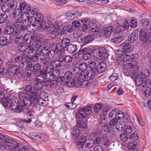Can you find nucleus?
I'll return each mask as SVG.
<instances>
[{"mask_svg":"<svg viewBox=\"0 0 151 151\" xmlns=\"http://www.w3.org/2000/svg\"><path fill=\"white\" fill-rule=\"evenodd\" d=\"M63 23L60 21H57L55 24H51L47 29V31L50 34L51 37L53 38L56 37L58 35L59 32L58 30L59 28L62 25Z\"/></svg>","mask_w":151,"mask_h":151,"instance_id":"4","label":"nucleus"},{"mask_svg":"<svg viewBox=\"0 0 151 151\" xmlns=\"http://www.w3.org/2000/svg\"><path fill=\"white\" fill-rule=\"evenodd\" d=\"M92 56L95 60L103 59L106 56L107 51L103 47H99L98 49H93L92 51Z\"/></svg>","mask_w":151,"mask_h":151,"instance_id":"5","label":"nucleus"},{"mask_svg":"<svg viewBox=\"0 0 151 151\" xmlns=\"http://www.w3.org/2000/svg\"><path fill=\"white\" fill-rule=\"evenodd\" d=\"M7 4L8 7L12 9H15L17 6V2L15 0H9Z\"/></svg>","mask_w":151,"mask_h":151,"instance_id":"33","label":"nucleus"},{"mask_svg":"<svg viewBox=\"0 0 151 151\" xmlns=\"http://www.w3.org/2000/svg\"><path fill=\"white\" fill-rule=\"evenodd\" d=\"M71 133L74 138L78 137L80 134V130L78 128L73 129Z\"/></svg>","mask_w":151,"mask_h":151,"instance_id":"38","label":"nucleus"},{"mask_svg":"<svg viewBox=\"0 0 151 151\" xmlns=\"http://www.w3.org/2000/svg\"><path fill=\"white\" fill-rule=\"evenodd\" d=\"M147 29L145 28H142L140 30L139 39L144 42H146L149 40L148 35L147 34Z\"/></svg>","mask_w":151,"mask_h":151,"instance_id":"14","label":"nucleus"},{"mask_svg":"<svg viewBox=\"0 0 151 151\" xmlns=\"http://www.w3.org/2000/svg\"><path fill=\"white\" fill-rule=\"evenodd\" d=\"M76 117L79 119H83L84 120L87 119L88 114L87 113H84L81 110H80L76 113Z\"/></svg>","mask_w":151,"mask_h":151,"instance_id":"27","label":"nucleus"},{"mask_svg":"<svg viewBox=\"0 0 151 151\" xmlns=\"http://www.w3.org/2000/svg\"><path fill=\"white\" fill-rule=\"evenodd\" d=\"M14 41L17 44H21L23 43V36H18L16 37Z\"/></svg>","mask_w":151,"mask_h":151,"instance_id":"61","label":"nucleus"},{"mask_svg":"<svg viewBox=\"0 0 151 151\" xmlns=\"http://www.w3.org/2000/svg\"><path fill=\"white\" fill-rule=\"evenodd\" d=\"M138 35L136 34L135 33L133 32L128 36V41L131 43L132 42L136 41L138 39Z\"/></svg>","mask_w":151,"mask_h":151,"instance_id":"35","label":"nucleus"},{"mask_svg":"<svg viewBox=\"0 0 151 151\" xmlns=\"http://www.w3.org/2000/svg\"><path fill=\"white\" fill-rule=\"evenodd\" d=\"M29 23H31L29 22L28 24H28L27 26V29L28 32L32 33L37 30L38 26L34 24H30L29 25L28 24Z\"/></svg>","mask_w":151,"mask_h":151,"instance_id":"28","label":"nucleus"},{"mask_svg":"<svg viewBox=\"0 0 151 151\" xmlns=\"http://www.w3.org/2000/svg\"><path fill=\"white\" fill-rule=\"evenodd\" d=\"M74 30V28L71 25L65 26L61 30V35L67 32H71Z\"/></svg>","mask_w":151,"mask_h":151,"instance_id":"22","label":"nucleus"},{"mask_svg":"<svg viewBox=\"0 0 151 151\" xmlns=\"http://www.w3.org/2000/svg\"><path fill=\"white\" fill-rule=\"evenodd\" d=\"M131 44L130 42L129 41H126L122 43L121 45V47H122V51L124 52L130 46Z\"/></svg>","mask_w":151,"mask_h":151,"instance_id":"46","label":"nucleus"},{"mask_svg":"<svg viewBox=\"0 0 151 151\" xmlns=\"http://www.w3.org/2000/svg\"><path fill=\"white\" fill-rule=\"evenodd\" d=\"M122 40V37L120 36L119 37H115L112 38L111 39V41L114 43L118 44L121 42Z\"/></svg>","mask_w":151,"mask_h":151,"instance_id":"60","label":"nucleus"},{"mask_svg":"<svg viewBox=\"0 0 151 151\" xmlns=\"http://www.w3.org/2000/svg\"><path fill=\"white\" fill-rule=\"evenodd\" d=\"M0 139L3 140L2 142L4 143L3 148L5 150H14V151H28V147L27 146H20L17 145L15 141L10 139H6L3 135H0Z\"/></svg>","mask_w":151,"mask_h":151,"instance_id":"1","label":"nucleus"},{"mask_svg":"<svg viewBox=\"0 0 151 151\" xmlns=\"http://www.w3.org/2000/svg\"><path fill=\"white\" fill-rule=\"evenodd\" d=\"M89 26L91 31L94 34L97 33L99 31V28L96 27V24L93 22H91L89 23Z\"/></svg>","mask_w":151,"mask_h":151,"instance_id":"25","label":"nucleus"},{"mask_svg":"<svg viewBox=\"0 0 151 151\" xmlns=\"http://www.w3.org/2000/svg\"><path fill=\"white\" fill-rule=\"evenodd\" d=\"M32 8L29 6H26L25 8L22 10L23 14V22H24L25 24H28L30 22V23L32 22V17H29V13L30 12Z\"/></svg>","mask_w":151,"mask_h":151,"instance_id":"9","label":"nucleus"},{"mask_svg":"<svg viewBox=\"0 0 151 151\" xmlns=\"http://www.w3.org/2000/svg\"><path fill=\"white\" fill-rule=\"evenodd\" d=\"M97 74V72L89 70L86 73V80H93Z\"/></svg>","mask_w":151,"mask_h":151,"instance_id":"15","label":"nucleus"},{"mask_svg":"<svg viewBox=\"0 0 151 151\" xmlns=\"http://www.w3.org/2000/svg\"><path fill=\"white\" fill-rule=\"evenodd\" d=\"M30 60V59L27 55H23L22 56L21 55L15 58V60L16 63H19L22 60Z\"/></svg>","mask_w":151,"mask_h":151,"instance_id":"31","label":"nucleus"},{"mask_svg":"<svg viewBox=\"0 0 151 151\" xmlns=\"http://www.w3.org/2000/svg\"><path fill=\"white\" fill-rule=\"evenodd\" d=\"M101 143L105 146L110 145L109 137L106 134H103L101 136Z\"/></svg>","mask_w":151,"mask_h":151,"instance_id":"17","label":"nucleus"},{"mask_svg":"<svg viewBox=\"0 0 151 151\" xmlns=\"http://www.w3.org/2000/svg\"><path fill=\"white\" fill-rule=\"evenodd\" d=\"M70 43V40L67 38H63L61 41V45L63 48L67 47Z\"/></svg>","mask_w":151,"mask_h":151,"instance_id":"24","label":"nucleus"},{"mask_svg":"<svg viewBox=\"0 0 151 151\" xmlns=\"http://www.w3.org/2000/svg\"><path fill=\"white\" fill-rule=\"evenodd\" d=\"M15 20L13 24L15 27L19 29L22 25V22H21V19H16Z\"/></svg>","mask_w":151,"mask_h":151,"instance_id":"49","label":"nucleus"},{"mask_svg":"<svg viewBox=\"0 0 151 151\" xmlns=\"http://www.w3.org/2000/svg\"><path fill=\"white\" fill-rule=\"evenodd\" d=\"M131 56L127 54H124L120 56V57L118 59L117 62L119 64L120 63H122L123 62L125 63V62H128L129 60L131 59Z\"/></svg>","mask_w":151,"mask_h":151,"instance_id":"18","label":"nucleus"},{"mask_svg":"<svg viewBox=\"0 0 151 151\" xmlns=\"http://www.w3.org/2000/svg\"><path fill=\"white\" fill-rule=\"evenodd\" d=\"M102 105L99 103H97L95 105L93 110L95 113H98L102 110Z\"/></svg>","mask_w":151,"mask_h":151,"instance_id":"47","label":"nucleus"},{"mask_svg":"<svg viewBox=\"0 0 151 151\" xmlns=\"http://www.w3.org/2000/svg\"><path fill=\"white\" fill-rule=\"evenodd\" d=\"M13 17L15 19H21L23 21V14L22 12L19 9H15L13 12Z\"/></svg>","mask_w":151,"mask_h":151,"instance_id":"16","label":"nucleus"},{"mask_svg":"<svg viewBox=\"0 0 151 151\" xmlns=\"http://www.w3.org/2000/svg\"><path fill=\"white\" fill-rule=\"evenodd\" d=\"M88 67V65L86 63H81L79 66L80 70L82 71H85Z\"/></svg>","mask_w":151,"mask_h":151,"instance_id":"59","label":"nucleus"},{"mask_svg":"<svg viewBox=\"0 0 151 151\" xmlns=\"http://www.w3.org/2000/svg\"><path fill=\"white\" fill-rule=\"evenodd\" d=\"M14 30V28L12 26L8 25L5 28V32L6 34L10 35L13 33Z\"/></svg>","mask_w":151,"mask_h":151,"instance_id":"41","label":"nucleus"},{"mask_svg":"<svg viewBox=\"0 0 151 151\" xmlns=\"http://www.w3.org/2000/svg\"><path fill=\"white\" fill-rule=\"evenodd\" d=\"M0 74L2 75H6L7 77L9 76V71L8 70L2 68H0Z\"/></svg>","mask_w":151,"mask_h":151,"instance_id":"58","label":"nucleus"},{"mask_svg":"<svg viewBox=\"0 0 151 151\" xmlns=\"http://www.w3.org/2000/svg\"><path fill=\"white\" fill-rule=\"evenodd\" d=\"M34 96L31 95L29 97L28 96H25V94L23 93L24 100L26 102L25 107L28 108L30 105L32 106H34L35 105L38 104V100L37 98H34V96L37 94V92L35 91L33 93Z\"/></svg>","mask_w":151,"mask_h":151,"instance_id":"6","label":"nucleus"},{"mask_svg":"<svg viewBox=\"0 0 151 151\" xmlns=\"http://www.w3.org/2000/svg\"><path fill=\"white\" fill-rule=\"evenodd\" d=\"M50 47L52 49L51 50H54V51L58 52L59 51L57 45L54 42L51 43L50 44Z\"/></svg>","mask_w":151,"mask_h":151,"instance_id":"57","label":"nucleus"},{"mask_svg":"<svg viewBox=\"0 0 151 151\" xmlns=\"http://www.w3.org/2000/svg\"><path fill=\"white\" fill-rule=\"evenodd\" d=\"M92 52L91 48L88 47H85L82 49H80L79 52V54L80 55H82L86 53H91Z\"/></svg>","mask_w":151,"mask_h":151,"instance_id":"36","label":"nucleus"},{"mask_svg":"<svg viewBox=\"0 0 151 151\" xmlns=\"http://www.w3.org/2000/svg\"><path fill=\"white\" fill-rule=\"evenodd\" d=\"M48 81L50 82V86L52 87H56L58 82V81L57 79H55L53 78V79L52 80H47Z\"/></svg>","mask_w":151,"mask_h":151,"instance_id":"55","label":"nucleus"},{"mask_svg":"<svg viewBox=\"0 0 151 151\" xmlns=\"http://www.w3.org/2000/svg\"><path fill=\"white\" fill-rule=\"evenodd\" d=\"M23 95V93H21L19 94V98L20 100L19 101V105L16 106L14 109L15 112L16 113H20L24 109H27L28 108L25 107L26 102Z\"/></svg>","mask_w":151,"mask_h":151,"instance_id":"8","label":"nucleus"},{"mask_svg":"<svg viewBox=\"0 0 151 151\" xmlns=\"http://www.w3.org/2000/svg\"><path fill=\"white\" fill-rule=\"evenodd\" d=\"M46 137V136H45L44 135L43 137L42 135H36L35 137H32L33 138H34L35 139L39 141H45L46 140V139H45V138Z\"/></svg>","mask_w":151,"mask_h":151,"instance_id":"63","label":"nucleus"},{"mask_svg":"<svg viewBox=\"0 0 151 151\" xmlns=\"http://www.w3.org/2000/svg\"><path fill=\"white\" fill-rule=\"evenodd\" d=\"M149 85H145L141 87V89L147 97L148 96L151 92V89Z\"/></svg>","mask_w":151,"mask_h":151,"instance_id":"30","label":"nucleus"},{"mask_svg":"<svg viewBox=\"0 0 151 151\" xmlns=\"http://www.w3.org/2000/svg\"><path fill=\"white\" fill-rule=\"evenodd\" d=\"M25 49V52H26L29 54L30 53H33L35 51L36 49H34L33 47L30 45L27 46V47Z\"/></svg>","mask_w":151,"mask_h":151,"instance_id":"44","label":"nucleus"},{"mask_svg":"<svg viewBox=\"0 0 151 151\" xmlns=\"http://www.w3.org/2000/svg\"><path fill=\"white\" fill-rule=\"evenodd\" d=\"M149 75V72L148 70L144 68L141 70L138 75L143 78L146 79L148 77Z\"/></svg>","mask_w":151,"mask_h":151,"instance_id":"29","label":"nucleus"},{"mask_svg":"<svg viewBox=\"0 0 151 151\" xmlns=\"http://www.w3.org/2000/svg\"><path fill=\"white\" fill-rule=\"evenodd\" d=\"M150 20L149 19L145 18L141 19V25L144 27H146L148 26V24L149 23V21Z\"/></svg>","mask_w":151,"mask_h":151,"instance_id":"56","label":"nucleus"},{"mask_svg":"<svg viewBox=\"0 0 151 151\" xmlns=\"http://www.w3.org/2000/svg\"><path fill=\"white\" fill-rule=\"evenodd\" d=\"M64 76L66 78L67 80V83H68V82L70 81L71 80L74 79V78L71 79V77L73 76L71 72L69 71H66L65 74Z\"/></svg>","mask_w":151,"mask_h":151,"instance_id":"50","label":"nucleus"},{"mask_svg":"<svg viewBox=\"0 0 151 151\" xmlns=\"http://www.w3.org/2000/svg\"><path fill=\"white\" fill-rule=\"evenodd\" d=\"M11 98V96H6L4 100L3 105L9 109L13 110L14 108L13 107L14 106V103Z\"/></svg>","mask_w":151,"mask_h":151,"instance_id":"13","label":"nucleus"},{"mask_svg":"<svg viewBox=\"0 0 151 151\" xmlns=\"http://www.w3.org/2000/svg\"><path fill=\"white\" fill-rule=\"evenodd\" d=\"M129 25L130 26L133 28H134L137 26V23L136 20L134 17L131 19L129 23Z\"/></svg>","mask_w":151,"mask_h":151,"instance_id":"64","label":"nucleus"},{"mask_svg":"<svg viewBox=\"0 0 151 151\" xmlns=\"http://www.w3.org/2000/svg\"><path fill=\"white\" fill-rule=\"evenodd\" d=\"M123 127L124 129V132L125 133L129 134L132 132V129L130 126L128 124H125Z\"/></svg>","mask_w":151,"mask_h":151,"instance_id":"43","label":"nucleus"},{"mask_svg":"<svg viewBox=\"0 0 151 151\" xmlns=\"http://www.w3.org/2000/svg\"><path fill=\"white\" fill-rule=\"evenodd\" d=\"M137 66V64L136 61H134L131 63L124 64V74L127 76H129L130 72H133L134 70H135V69Z\"/></svg>","mask_w":151,"mask_h":151,"instance_id":"7","label":"nucleus"},{"mask_svg":"<svg viewBox=\"0 0 151 151\" xmlns=\"http://www.w3.org/2000/svg\"><path fill=\"white\" fill-rule=\"evenodd\" d=\"M106 68V63L103 62H101L97 66V73H101L104 72Z\"/></svg>","mask_w":151,"mask_h":151,"instance_id":"23","label":"nucleus"},{"mask_svg":"<svg viewBox=\"0 0 151 151\" xmlns=\"http://www.w3.org/2000/svg\"><path fill=\"white\" fill-rule=\"evenodd\" d=\"M99 122L101 127L104 131H109V128L108 125L106 122H104L101 120H100Z\"/></svg>","mask_w":151,"mask_h":151,"instance_id":"40","label":"nucleus"},{"mask_svg":"<svg viewBox=\"0 0 151 151\" xmlns=\"http://www.w3.org/2000/svg\"><path fill=\"white\" fill-rule=\"evenodd\" d=\"M114 29V27L112 26L109 27L102 31V35L106 37H108L110 36L111 33L113 32Z\"/></svg>","mask_w":151,"mask_h":151,"instance_id":"19","label":"nucleus"},{"mask_svg":"<svg viewBox=\"0 0 151 151\" xmlns=\"http://www.w3.org/2000/svg\"><path fill=\"white\" fill-rule=\"evenodd\" d=\"M47 68H44L43 69L40 71V74H43L45 77V79L48 80H52L54 78L56 79L58 77L62 74V73L59 69L52 68L50 72L47 70Z\"/></svg>","mask_w":151,"mask_h":151,"instance_id":"3","label":"nucleus"},{"mask_svg":"<svg viewBox=\"0 0 151 151\" xmlns=\"http://www.w3.org/2000/svg\"><path fill=\"white\" fill-rule=\"evenodd\" d=\"M50 50L48 46H43L39 50V52L42 53L44 55H45L47 54V53Z\"/></svg>","mask_w":151,"mask_h":151,"instance_id":"51","label":"nucleus"},{"mask_svg":"<svg viewBox=\"0 0 151 151\" xmlns=\"http://www.w3.org/2000/svg\"><path fill=\"white\" fill-rule=\"evenodd\" d=\"M87 119L83 120H79L77 121V126L80 128H84L86 127L87 124Z\"/></svg>","mask_w":151,"mask_h":151,"instance_id":"26","label":"nucleus"},{"mask_svg":"<svg viewBox=\"0 0 151 151\" xmlns=\"http://www.w3.org/2000/svg\"><path fill=\"white\" fill-rule=\"evenodd\" d=\"M8 19V16L6 14L2 13L0 14V24L6 21Z\"/></svg>","mask_w":151,"mask_h":151,"instance_id":"52","label":"nucleus"},{"mask_svg":"<svg viewBox=\"0 0 151 151\" xmlns=\"http://www.w3.org/2000/svg\"><path fill=\"white\" fill-rule=\"evenodd\" d=\"M77 47L76 45L73 44H70L66 48V50L70 54L75 53L77 51Z\"/></svg>","mask_w":151,"mask_h":151,"instance_id":"21","label":"nucleus"},{"mask_svg":"<svg viewBox=\"0 0 151 151\" xmlns=\"http://www.w3.org/2000/svg\"><path fill=\"white\" fill-rule=\"evenodd\" d=\"M61 57V60L63 63L64 62L65 64L64 65V67L66 69H68L70 67V65L68 63L72 62L73 58L70 56L68 55H60Z\"/></svg>","mask_w":151,"mask_h":151,"instance_id":"12","label":"nucleus"},{"mask_svg":"<svg viewBox=\"0 0 151 151\" xmlns=\"http://www.w3.org/2000/svg\"><path fill=\"white\" fill-rule=\"evenodd\" d=\"M138 75L136 77L135 83L137 86H140L141 88L145 85H149L150 81L148 79H145L144 80Z\"/></svg>","mask_w":151,"mask_h":151,"instance_id":"11","label":"nucleus"},{"mask_svg":"<svg viewBox=\"0 0 151 151\" xmlns=\"http://www.w3.org/2000/svg\"><path fill=\"white\" fill-rule=\"evenodd\" d=\"M139 138V134L137 132H134L130 135L129 138L135 141L137 140Z\"/></svg>","mask_w":151,"mask_h":151,"instance_id":"54","label":"nucleus"},{"mask_svg":"<svg viewBox=\"0 0 151 151\" xmlns=\"http://www.w3.org/2000/svg\"><path fill=\"white\" fill-rule=\"evenodd\" d=\"M88 67L91 68L90 70L97 72V66L96 63L93 61H91L88 64Z\"/></svg>","mask_w":151,"mask_h":151,"instance_id":"37","label":"nucleus"},{"mask_svg":"<svg viewBox=\"0 0 151 151\" xmlns=\"http://www.w3.org/2000/svg\"><path fill=\"white\" fill-rule=\"evenodd\" d=\"M82 80H86V73L85 71H80L77 74L76 76L74 78V79L71 80L68 82L67 85L69 87H78L82 84Z\"/></svg>","mask_w":151,"mask_h":151,"instance_id":"2","label":"nucleus"},{"mask_svg":"<svg viewBox=\"0 0 151 151\" xmlns=\"http://www.w3.org/2000/svg\"><path fill=\"white\" fill-rule=\"evenodd\" d=\"M58 53V52L54 51V50H50L45 55L47 56V58L48 59H52L55 57V54Z\"/></svg>","mask_w":151,"mask_h":151,"instance_id":"39","label":"nucleus"},{"mask_svg":"<svg viewBox=\"0 0 151 151\" xmlns=\"http://www.w3.org/2000/svg\"><path fill=\"white\" fill-rule=\"evenodd\" d=\"M60 56L56 60H54L51 62L50 64L46 66L45 68H47V71L48 72H50L52 68H54L59 67L62 66L63 63L61 61Z\"/></svg>","mask_w":151,"mask_h":151,"instance_id":"10","label":"nucleus"},{"mask_svg":"<svg viewBox=\"0 0 151 151\" xmlns=\"http://www.w3.org/2000/svg\"><path fill=\"white\" fill-rule=\"evenodd\" d=\"M43 20L42 16L40 13L37 14L35 17V20L36 24L39 23Z\"/></svg>","mask_w":151,"mask_h":151,"instance_id":"42","label":"nucleus"},{"mask_svg":"<svg viewBox=\"0 0 151 151\" xmlns=\"http://www.w3.org/2000/svg\"><path fill=\"white\" fill-rule=\"evenodd\" d=\"M93 39V36L91 35H88L86 36L84 38V43L86 44L91 41Z\"/></svg>","mask_w":151,"mask_h":151,"instance_id":"45","label":"nucleus"},{"mask_svg":"<svg viewBox=\"0 0 151 151\" xmlns=\"http://www.w3.org/2000/svg\"><path fill=\"white\" fill-rule=\"evenodd\" d=\"M9 76H13L16 74L19 69L15 66L9 69Z\"/></svg>","mask_w":151,"mask_h":151,"instance_id":"32","label":"nucleus"},{"mask_svg":"<svg viewBox=\"0 0 151 151\" xmlns=\"http://www.w3.org/2000/svg\"><path fill=\"white\" fill-rule=\"evenodd\" d=\"M33 45L35 48H37V51H39L42 47V44L41 42L38 40H35L33 42Z\"/></svg>","mask_w":151,"mask_h":151,"instance_id":"34","label":"nucleus"},{"mask_svg":"<svg viewBox=\"0 0 151 151\" xmlns=\"http://www.w3.org/2000/svg\"><path fill=\"white\" fill-rule=\"evenodd\" d=\"M118 123V120L117 118H114L109 121V125L111 127H114Z\"/></svg>","mask_w":151,"mask_h":151,"instance_id":"62","label":"nucleus"},{"mask_svg":"<svg viewBox=\"0 0 151 151\" xmlns=\"http://www.w3.org/2000/svg\"><path fill=\"white\" fill-rule=\"evenodd\" d=\"M35 37V36L34 35H31L27 33L23 37V40L27 44H29L32 41L34 40Z\"/></svg>","mask_w":151,"mask_h":151,"instance_id":"20","label":"nucleus"},{"mask_svg":"<svg viewBox=\"0 0 151 151\" xmlns=\"http://www.w3.org/2000/svg\"><path fill=\"white\" fill-rule=\"evenodd\" d=\"M40 97L44 99V101H48V94L46 92H42L40 95Z\"/></svg>","mask_w":151,"mask_h":151,"instance_id":"53","label":"nucleus"},{"mask_svg":"<svg viewBox=\"0 0 151 151\" xmlns=\"http://www.w3.org/2000/svg\"><path fill=\"white\" fill-rule=\"evenodd\" d=\"M8 42V40L6 37L2 36L0 37V45L2 46L6 45Z\"/></svg>","mask_w":151,"mask_h":151,"instance_id":"48","label":"nucleus"}]
</instances>
